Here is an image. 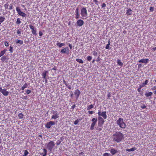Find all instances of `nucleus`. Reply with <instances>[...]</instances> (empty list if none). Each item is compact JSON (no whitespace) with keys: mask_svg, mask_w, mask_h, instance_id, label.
<instances>
[{"mask_svg":"<svg viewBox=\"0 0 156 156\" xmlns=\"http://www.w3.org/2000/svg\"><path fill=\"white\" fill-rule=\"evenodd\" d=\"M112 137L113 141L118 143L121 142L124 138L123 134L119 131H117L114 133Z\"/></svg>","mask_w":156,"mask_h":156,"instance_id":"obj_1","label":"nucleus"},{"mask_svg":"<svg viewBox=\"0 0 156 156\" xmlns=\"http://www.w3.org/2000/svg\"><path fill=\"white\" fill-rule=\"evenodd\" d=\"M80 14L83 19H86L87 17V10L86 7H83L81 9Z\"/></svg>","mask_w":156,"mask_h":156,"instance_id":"obj_2","label":"nucleus"},{"mask_svg":"<svg viewBox=\"0 0 156 156\" xmlns=\"http://www.w3.org/2000/svg\"><path fill=\"white\" fill-rule=\"evenodd\" d=\"M116 123L122 128L124 129L126 126V125L123 122V119L122 118H119L117 121Z\"/></svg>","mask_w":156,"mask_h":156,"instance_id":"obj_3","label":"nucleus"},{"mask_svg":"<svg viewBox=\"0 0 156 156\" xmlns=\"http://www.w3.org/2000/svg\"><path fill=\"white\" fill-rule=\"evenodd\" d=\"M51 113L53 114L51 117V119H56L59 118V114L57 111L52 110Z\"/></svg>","mask_w":156,"mask_h":156,"instance_id":"obj_4","label":"nucleus"},{"mask_svg":"<svg viewBox=\"0 0 156 156\" xmlns=\"http://www.w3.org/2000/svg\"><path fill=\"white\" fill-rule=\"evenodd\" d=\"M55 145V144L54 141H51L47 144V147L48 150L51 151Z\"/></svg>","mask_w":156,"mask_h":156,"instance_id":"obj_5","label":"nucleus"},{"mask_svg":"<svg viewBox=\"0 0 156 156\" xmlns=\"http://www.w3.org/2000/svg\"><path fill=\"white\" fill-rule=\"evenodd\" d=\"M92 123L91 124L90 128V129L91 130H93L94 129V127L96 124L97 122V118H93L91 120Z\"/></svg>","mask_w":156,"mask_h":156,"instance_id":"obj_6","label":"nucleus"},{"mask_svg":"<svg viewBox=\"0 0 156 156\" xmlns=\"http://www.w3.org/2000/svg\"><path fill=\"white\" fill-rule=\"evenodd\" d=\"M16 10L18 14L22 16V17H26V14L24 13L23 12L21 11V10L20 9V7H17L16 8Z\"/></svg>","mask_w":156,"mask_h":156,"instance_id":"obj_7","label":"nucleus"},{"mask_svg":"<svg viewBox=\"0 0 156 156\" xmlns=\"http://www.w3.org/2000/svg\"><path fill=\"white\" fill-rule=\"evenodd\" d=\"M98 114L99 116H102L104 119H106L107 118L106 111L101 112L100 110L98 111Z\"/></svg>","mask_w":156,"mask_h":156,"instance_id":"obj_8","label":"nucleus"},{"mask_svg":"<svg viewBox=\"0 0 156 156\" xmlns=\"http://www.w3.org/2000/svg\"><path fill=\"white\" fill-rule=\"evenodd\" d=\"M98 125H99V126H100V125L103 126V125L105 122L104 119L102 118L101 116H99L98 118Z\"/></svg>","mask_w":156,"mask_h":156,"instance_id":"obj_9","label":"nucleus"},{"mask_svg":"<svg viewBox=\"0 0 156 156\" xmlns=\"http://www.w3.org/2000/svg\"><path fill=\"white\" fill-rule=\"evenodd\" d=\"M0 92L4 96H7L9 94V92L5 88L2 89L1 87H0Z\"/></svg>","mask_w":156,"mask_h":156,"instance_id":"obj_10","label":"nucleus"},{"mask_svg":"<svg viewBox=\"0 0 156 156\" xmlns=\"http://www.w3.org/2000/svg\"><path fill=\"white\" fill-rule=\"evenodd\" d=\"M29 27L31 30H32L31 32L32 34L36 36L37 35L36 33L37 30L36 28H34V27L32 25H30Z\"/></svg>","mask_w":156,"mask_h":156,"instance_id":"obj_11","label":"nucleus"},{"mask_svg":"<svg viewBox=\"0 0 156 156\" xmlns=\"http://www.w3.org/2000/svg\"><path fill=\"white\" fill-rule=\"evenodd\" d=\"M55 124V122H54L50 121V122H47L45 125V126L47 128L49 129L52 126L54 125Z\"/></svg>","mask_w":156,"mask_h":156,"instance_id":"obj_12","label":"nucleus"},{"mask_svg":"<svg viewBox=\"0 0 156 156\" xmlns=\"http://www.w3.org/2000/svg\"><path fill=\"white\" fill-rule=\"evenodd\" d=\"M60 52L62 53L63 54H68L69 52V49L68 47H65V48H63L61 50Z\"/></svg>","mask_w":156,"mask_h":156,"instance_id":"obj_13","label":"nucleus"},{"mask_svg":"<svg viewBox=\"0 0 156 156\" xmlns=\"http://www.w3.org/2000/svg\"><path fill=\"white\" fill-rule=\"evenodd\" d=\"M9 59V58L8 56L6 55H4L2 57L1 60L2 61V62H8V60Z\"/></svg>","mask_w":156,"mask_h":156,"instance_id":"obj_14","label":"nucleus"},{"mask_svg":"<svg viewBox=\"0 0 156 156\" xmlns=\"http://www.w3.org/2000/svg\"><path fill=\"white\" fill-rule=\"evenodd\" d=\"M84 23L83 20L81 19L78 20L76 22V24L79 27L82 26Z\"/></svg>","mask_w":156,"mask_h":156,"instance_id":"obj_15","label":"nucleus"},{"mask_svg":"<svg viewBox=\"0 0 156 156\" xmlns=\"http://www.w3.org/2000/svg\"><path fill=\"white\" fill-rule=\"evenodd\" d=\"M74 93L76 98H77L79 97L80 94V92L79 90L77 89L75 90Z\"/></svg>","mask_w":156,"mask_h":156,"instance_id":"obj_16","label":"nucleus"},{"mask_svg":"<svg viewBox=\"0 0 156 156\" xmlns=\"http://www.w3.org/2000/svg\"><path fill=\"white\" fill-rule=\"evenodd\" d=\"M79 10L78 8H77L75 10V18L76 19L80 18Z\"/></svg>","mask_w":156,"mask_h":156,"instance_id":"obj_17","label":"nucleus"},{"mask_svg":"<svg viewBox=\"0 0 156 156\" xmlns=\"http://www.w3.org/2000/svg\"><path fill=\"white\" fill-rule=\"evenodd\" d=\"M48 73V71L44 70L42 73V76L44 79H45L46 78L47 75Z\"/></svg>","mask_w":156,"mask_h":156,"instance_id":"obj_18","label":"nucleus"},{"mask_svg":"<svg viewBox=\"0 0 156 156\" xmlns=\"http://www.w3.org/2000/svg\"><path fill=\"white\" fill-rule=\"evenodd\" d=\"M149 61L148 59L146 58V59H141L138 62H142V63H147Z\"/></svg>","mask_w":156,"mask_h":156,"instance_id":"obj_19","label":"nucleus"},{"mask_svg":"<svg viewBox=\"0 0 156 156\" xmlns=\"http://www.w3.org/2000/svg\"><path fill=\"white\" fill-rule=\"evenodd\" d=\"M110 152L112 155H114L118 151L116 150H115L114 148H112L111 149Z\"/></svg>","mask_w":156,"mask_h":156,"instance_id":"obj_20","label":"nucleus"},{"mask_svg":"<svg viewBox=\"0 0 156 156\" xmlns=\"http://www.w3.org/2000/svg\"><path fill=\"white\" fill-rule=\"evenodd\" d=\"M96 130H97L98 131H100L102 130L103 129V126L100 125L99 126L98 125V126L95 128Z\"/></svg>","mask_w":156,"mask_h":156,"instance_id":"obj_21","label":"nucleus"},{"mask_svg":"<svg viewBox=\"0 0 156 156\" xmlns=\"http://www.w3.org/2000/svg\"><path fill=\"white\" fill-rule=\"evenodd\" d=\"M7 51V49H4L2 51L0 52V57L4 56L3 55Z\"/></svg>","mask_w":156,"mask_h":156,"instance_id":"obj_22","label":"nucleus"},{"mask_svg":"<svg viewBox=\"0 0 156 156\" xmlns=\"http://www.w3.org/2000/svg\"><path fill=\"white\" fill-rule=\"evenodd\" d=\"M126 14L128 15H130L132 14V10L131 9H128L126 11Z\"/></svg>","mask_w":156,"mask_h":156,"instance_id":"obj_23","label":"nucleus"},{"mask_svg":"<svg viewBox=\"0 0 156 156\" xmlns=\"http://www.w3.org/2000/svg\"><path fill=\"white\" fill-rule=\"evenodd\" d=\"M153 94L152 92H147L145 94V95L147 97H148L151 96Z\"/></svg>","mask_w":156,"mask_h":156,"instance_id":"obj_24","label":"nucleus"},{"mask_svg":"<svg viewBox=\"0 0 156 156\" xmlns=\"http://www.w3.org/2000/svg\"><path fill=\"white\" fill-rule=\"evenodd\" d=\"M136 148L135 147H134L133 148H132L129 149H126V151H128L129 152L130 151H134L136 150Z\"/></svg>","mask_w":156,"mask_h":156,"instance_id":"obj_25","label":"nucleus"},{"mask_svg":"<svg viewBox=\"0 0 156 156\" xmlns=\"http://www.w3.org/2000/svg\"><path fill=\"white\" fill-rule=\"evenodd\" d=\"M16 42L17 44H22L23 43V41L21 40H16Z\"/></svg>","mask_w":156,"mask_h":156,"instance_id":"obj_26","label":"nucleus"},{"mask_svg":"<svg viewBox=\"0 0 156 156\" xmlns=\"http://www.w3.org/2000/svg\"><path fill=\"white\" fill-rule=\"evenodd\" d=\"M117 63L119 65L121 66H122L123 65V64L122 62H121L120 60L119 59H118L117 60Z\"/></svg>","mask_w":156,"mask_h":156,"instance_id":"obj_27","label":"nucleus"},{"mask_svg":"<svg viewBox=\"0 0 156 156\" xmlns=\"http://www.w3.org/2000/svg\"><path fill=\"white\" fill-rule=\"evenodd\" d=\"M27 87L28 84L27 83H26L22 86L21 89L22 90H24L25 88Z\"/></svg>","mask_w":156,"mask_h":156,"instance_id":"obj_28","label":"nucleus"},{"mask_svg":"<svg viewBox=\"0 0 156 156\" xmlns=\"http://www.w3.org/2000/svg\"><path fill=\"white\" fill-rule=\"evenodd\" d=\"M81 120V119H78L76 120L74 122V124L75 125H76L78 124V123L80 122V120Z\"/></svg>","mask_w":156,"mask_h":156,"instance_id":"obj_29","label":"nucleus"},{"mask_svg":"<svg viewBox=\"0 0 156 156\" xmlns=\"http://www.w3.org/2000/svg\"><path fill=\"white\" fill-rule=\"evenodd\" d=\"M76 61L80 63L83 64V61L82 59L77 58L76 59Z\"/></svg>","mask_w":156,"mask_h":156,"instance_id":"obj_30","label":"nucleus"},{"mask_svg":"<svg viewBox=\"0 0 156 156\" xmlns=\"http://www.w3.org/2000/svg\"><path fill=\"white\" fill-rule=\"evenodd\" d=\"M57 45L60 48L65 45L64 43H58L57 44Z\"/></svg>","mask_w":156,"mask_h":156,"instance_id":"obj_31","label":"nucleus"},{"mask_svg":"<svg viewBox=\"0 0 156 156\" xmlns=\"http://www.w3.org/2000/svg\"><path fill=\"white\" fill-rule=\"evenodd\" d=\"M110 44V41H108V44H107L106 47H105V48L106 49H110V48H109Z\"/></svg>","mask_w":156,"mask_h":156,"instance_id":"obj_32","label":"nucleus"},{"mask_svg":"<svg viewBox=\"0 0 156 156\" xmlns=\"http://www.w3.org/2000/svg\"><path fill=\"white\" fill-rule=\"evenodd\" d=\"M44 151V153L43 154V156H45L47 155V151L45 149H43Z\"/></svg>","mask_w":156,"mask_h":156,"instance_id":"obj_33","label":"nucleus"},{"mask_svg":"<svg viewBox=\"0 0 156 156\" xmlns=\"http://www.w3.org/2000/svg\"><path fill=\"white\" fill-rule=\"evenodd\" d=\"M23 115L22 113H20L18 115V117L20 119H22L23 117Z\"/></svg>","mask_w":156,"mask_h":156,"instance_id":"obj_34","label":"nucleus"},{"mask_svg":"<svg viewBox=\"0 0 156 156\" xmlns=\"http://www.w3.org/2000/svg\"><path fill=\"white\" fill-rule=\"evenodd\" d=\"M93 107V105H90L89 106H87V110H89L92 109Z\"/></svg>","mask_w":156,"mask_h":156,"instance_id":"obj_35","label":"nucleus"},{"mask_svg":"<svg viewBox=\"0 0 156 156\" xmlns=\"http://www.w3.org/2000/svg\"><path fill=\"white\" fill-rule=\"evenodd\" d=\"M21 21L20 19V18H17V21L16 22V24H19L21 23Z\"/></svg>","mask_w":156,"mask_h":156,"instance_id":"obj_36","label":"nucleus"},{"mask_svg":"<svg viewBox=\"0 0 156 156\" xmlns=\"http://www.w3.org/2000/svg\"><path fill=\"white\" fill-rule=\"evenodd\" d=\"M4 7L5 9H7L8 8L9 6V4L8 2H6L4 5Z\"/></svg>","mask_w":156,"mask_h":156,"instance_id":"obj_37","label":"nucleus"},{"mask_svg":"<svg viewBox=\"0 0 156 156\" xmlns=\"http://www.w3.org/2000/svg\"><path fill=\"white\" fill-rule=\"evenodd\" d=\"M22 32V30L21 29H18L17 30V33L18 34H20Z\"/></svg>","mask_w":156,"mask_h":156,"instance_id":"obj_38","label":"nucleus"},{"mask_svg":"<svg viewBox=\"0 0 156 156\" xmlns=\"http://www.w3.org/2000/svg\"><path fill=\"white\" fill-rule=\"evenodd\" d=\"M28 154V152L27 150H26L24 151V154L23 156H27V155Z\"/></svg>","mask_w":156,"mask_h":156,"instance_id":"obj_39","label":"nucleus"},{"mask_svg":"<svg viewBox=\"0 0 156 156\" xmlns=\"http://www.w3.org/2000/svg\"><path fill=\"white\" fill-rule=\"evenodd\" d=\"M92 59V57L91 56H89L87 57V60L89 61H91Z\"/></svg>","mask_w":156,"mask_h":156,"instance_id":"obj_40","label":"nucleus"},{"mask_svg":"<svg viewBox=\"0 0 156 156\" xmlns=\"http://www.w3.org/2000/svg\"><path fill=\"white\" fill-rule=\"evenodd\" d=\"M4 44H5V46L6 47H8L9 45V43L7 41H5V42Z\"/></svg>","mask_w":156,"mask_h":156,"instance_id":"obj_41","label":"nucleus"},{"mask_svg":"<svg viewBox=\"0 0 156 156\" xmlns=\"http://www.w3.org/2000/svg\"><path fill=\"white\" fill-rule=\"evenodd\" d=\"M9 51L11 53H12L13 52V48L11 46H10V49H9Z\"/></svg>","mask_w":156,"mask_h":156,"instance_id":"obj_42","label":"nucleus"},{"mask_svg":"<svg viewBox=\"0 0 156 156\" xmlns=\"http://www.w3.org/2000/svg\"><path fill=\"white\" fill-rule=\"evenodd\" d=\"M109 155H110V154L105 153L103 154V156H109Z\"/></svg>","mask_w":156,"mask_h":156,"instance_id":"obj_43","label":"nucleus"},{"mask_svg":"<svg viewBox=\"0 0 156 156\" xmlns=\"http://www.w3.org/2000/svg\"><path fill=\"white\" fill-rule=\"evenodd\" d=\"M97 52L96 51H93V55L94 56H96L97 55Z\"/></svg>","mask_w":156,"mask_h":156,"instance_id":"obj_44","label":"nucleus"},{"mask_svg":"<svg viewBox=\"0 0 156 156\" xmlns=\"http://www.w3.org/2000/svg\"><path fill=\"white\" fill-rule=\"evenodd\" d=\"M31 92V90H27L26 91V93L28 94H30Z\"/></svg>","mask_w":156,"mask_h":156,"instance_id":"obj_45","label":"nucleus"},{"mask_svg":"<svg viewBox=\"0 0 156 156\" xmlns=\"http://www.w3.org/2000/svg\"><path fill=\"white\" fill-rule=\"evenodd\" d=\"M106 6V4L104 3H103V4H102V5H101L102 8H104Z\"/></svg>","mask_w":156,"mask_h":156,"instance_id":"obj_46","label":"nucleus"},{"mask_svg":"<svg viewBox=\"0 0 156 156\" xmlns=\"http://www.w3.org/2000/svg\"><path fill=\"white\" fill-rule=\"evenodd\" d=\"M13 9V5L12 4H10V5L9 9L10 10H12Z\"/></svg>","mask_w":156,"mask_h":156,"instance_id":"obj_47","label":"nucleus"},{"mask_svg":"<svg viewBox=\"0 0 156 156\" xmlns=\"http://www.w3.org/2000/svg\"><path fill=\"white\" fill-rule=\"evenodd\" d=\"M61 142L59 140H58L56 142V144L57 145H58L60 144Z\"/></svg>","mask_w":156,"mask_h":156,"instance_id":"obj_48","label":"nucleus"},{"mask_svg":"<svg viewBox=\"0 0 156 156\" xmlns=\"http://www.w3.org/2000/svg\"><path fill=\"white\" fill-rule=\"evenodd\" d=\"M107 96L108 97V99L110 97H111L110 93V92H108L107 94Z\"/></svg>","mask_w":156,"mask_h":156,"instance_id":"obj_49","label":"nucleus"},{"mask_svg":"<svg viewBox=\"0 0 156 156\" xmlns=\"http://www.w3.org/2000/svg\"><path fill=\"white\" fill-rule=\"evenodd\" d=\"M154 9V8L152 7H150V11L151 12L153 11Z\"/></svg>","mask_w":156,"mask_h":156,"instance_id":"obj_50","label":"nucleus"},{"mask_svg":"<svg viewBox=\"0 0 156 156\" xmlns=\"http://www.w3.org/2000/svg\"><path fill=\"white\" fill-rule=\"evenodd\" d=\"M66 85L67 86L68 88L69 89H71V85H68L66 84Z\"/></svg>","mask_w":156,"mask_h":156,"instance_id":"obj_51","label":"nucleus"},{"mask_svg":"<svg viewBox=\"0 0 156 156\" xmlns=\"http://www.w3.org/2000/svg\"><path fill=\"white\" fill-rule=\"evenodd\" d=\"M101 60L100 58H99V57H98V58L97 59L96 61L97 62H99Z\"/></svg>","mask_w":156,"mask_h":156,"instance_id":"obj_52","label":"nucleus"},{"mask_svg":"<svg viewBox=\"0 0 156 156\" xmlns=\"http://www.w3.org/2000/svg\"><path fill=\"white\" fill-rule=\"evenodd\" d=\"M142 88L140 86V87L137 89V91L138 92H140L141 91V88Z\"/></svg>","mask_w":156,"mask_h":156,"instance_id":"obj_53","label":"nucleus"},{"mask_svg":"<svg viewBox=\"0 0 156 156\" xmlns=\"http://www.w3.org/2000/svg\"><path fill=\"white\" fill-rule=\"evenodd\" d=\"M39 34L40 36H41L43 35V33L41 31L39 32Z\"/></svg>","mask_w":156,"mask_h":156,"instance_id":"obj_54","label":"nucleus"},{"mask_svg":"<svg viewBox=\"0 0 156 156\" xmlns=\"http://www.w3.org/2000/svg\"><path fill=\"white\" fill-rule=\"evenodd\" d=\"M94 2L96 5H98V1L97 0H93Z\"/></svg>","mask_w":156,"mask_h":156,"instance_id":"obj_55","label":"nucleus"},{"mask_svg":"<svg viewBox=\"0 0 156 156\" xmlns=\"http://www.w3.org/2000/svg\"><path fill=\"white\" fill-rule=\"evenodd\" d=\"M148 81H148V80H146L144 82V84L147 85V83H148Z\"/></svg>","mask_w":156,"mask_h":156,"instance_id":"obj_56","label":"nucleus"},{"mask_svg":"<svg viewBox=\"0 0 156 156\" xmlns=\"http://www.w3.org/2000/svg\"><path fill=\"white\" fill-rule=\"evenodd\" d=\"M88 112L89 114H92L94 113V112L93 111H89Z\"/></svg>","mask_w":156,"mask_h":156,"instance_id":"obj_57","label":"nucleus"},{"mask_svg":"<svg viewBox=\"0 0 156 156\" xmlns=\"http://www.w3.org/2000/svg\"><path fill=\"white\" fill-rule=\"evenodd\" d=\"M75 104H74V105H72V106L71 107V108L72 109H73L74 108H75Z\"/></svg>","mask_w":156,"mask_h":156,"instance_id":"obj_58","label":"nucleus"},{"mask_svg":"<svg viewBox=\"0 0 156 156\" xmlns=\"http://www.w3.org/2000/svg\"><path fill=\"white\" fill-rule=\"evenodd\" d=\"M151 90H156V86L153 87L152 88Z\"/></svg>","mask_w":156,"mask_h":156,"instance_id":"obj_59","label":"nucleus"},{"mask_svg":"<svg viewBox=\"0 0 156 156\" xmlns=\"http://www.w3.org/2000/svg\"><path fill=\"white\" fill-rule=\"evenodd\" d=\"M141 108H142L143 109H144L145 108H146V106L145 105H143V106H141Z\"/></svg>","mask_w":156,"mask_h":156,"instance_id":"obj_60","label":"nucleus"},{"mask_svg":"<svg viewBox=\"0 0 156 156\" xmlns=\"http://www.w3.org/2000/svg\"><path fill=\"white\" fill-rule=\"evenodd\" d=\"M69 47L70 49H72V46L71 45V44H69Z\"/></svg>","mask_w":156,"mask_h":156,"instance_id":"obj_61","label":"nucleus"},{"mask_svg":"<svg viewBox=\"0 0 156 156\" xmlns=\"http://www.w3.org/2000/svg\"><path fill=\"white\" fill-rule=\"evenodd\" d=\"M45 79V83H47V82H48V80H47V78H46L45 79Z\"/></svg>","mask_w":156,"mask_h":156,"instance_id":"obj_62","label":"nucleus"},{"mask_svg":"<svg viewBox=\"0 0 156 156\" xmlns=\"http://www.w3.org/2000/svg\"><path fill=\"white\" fill-rule=\"evenodd\" d=\"M152 50L153 51H156V47H155V48H153L152 49Z\"/></svg>","mask_w":156,"mask_h":156,"instance_id":"obj_63","label":"nucleus"},{"mask_svg":"<svg viewBox=\"0 0 156 156\" xmlns=\"http://www.w3.org/2000/svg\"><path fill=\"white\" fill-rule=\"evenodd\" d=\"M145 86V85L143 84L142 83V85H140V86L141 87H144Z\"/></svg>","mask_w":156,"mask_h":156,"instance_id":"obj_64","label":"nucleus"}]
</instances>
